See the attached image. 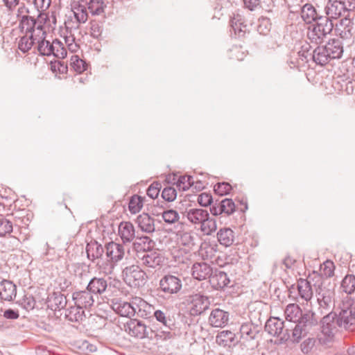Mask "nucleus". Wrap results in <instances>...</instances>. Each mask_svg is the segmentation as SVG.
<instances>
[{
  "label": "nucleus",
  "mask_w": 355,
  "mask_h": 355,
  "mask_svg": "<svg viewBox=\"0 0 355 355\" xmlns=\"http://www.w3.org/2000/svg\"><path fill=\"white\" fill-rule=\"evenodd\" d=\"M214 269L209 264L205 262H196L191 268V275L195 279L198 281L207 279H209V281Z\"/></svg>",
  "instance_id": "nucleus-18"
},
{
  "label": "nucleus",
  "mask_w": 355,
  "mask_h": 355,
  "mask_svg": "<svg viewBox=\"0 0 355 355\" xmlns=\"http://www.w3.org/2000/svg\"><path fill=\"white\" fill-rule=\"evenodd\" d=\"M155 319L162 323L169 329H173L175 326V322L168 315V311H163L161 310H156L153 314Z\"/></svg>",
  "instance_id": "nucleus-46"
},
{
  "label": "nucleus",
  "mask_w": 355,
  "mask_h": 355,
  "mask_svg": "<svg viewBox=\"0 0 355 355\" xmlns=\"http://www.w3.org/2000/svg\"><path fill=\"white\" fill-rule=\"evenodd\" d=\"M314 341L311 338H308L301 344V349L303 353H309L313 346Z\"/></svg>",
  "instance_id": "nucleus-63"
},
{
  "label": "nucleus",
  "mask_w": 355,
  "mask_h": 355,
  "mask_svg": "<svg viewBox=\"0 0 355 355\" xmlns=\"http://www.w3.org/2000/svg\"><path fill=\"white\" fill-rule=\"evenodd\" d=\"M335 266L333 261L327 260L320 266V273H318L321 275L323 280H327V282H329L328 278L332 277L334 274Z\"/></svg>",
  "instance_id": "nucleus-48"
},
{
  "label": "nucleus",
  "mask_w": 355,
  "mask_h": 355,
  "mask_svg": "<svg viewBox=\"0 0 355 355\" xmlns=\"http://www.w3.org/2000/svg\"><path fill=\"white\" fill-rule=\"evenodd\" d=\"M216 343L223 347H232L235 346L239 340L234 333L229 330H223L216 335Z\"/></svg>",
  "instance_id": "nucleus-27"
},
{
  "label": "nucleus",
  "mask_w": 355,
  "mask_h": 355,
  "mask_svg": "<svg viewBox=\"0 0 355 355\" xmlns=\"http://www.w3.org/2000/svg\"><path fill=\"white\" fill-rule=\"evenodd\" d=\"M264 328L270 335L278 337L282 342H286L291 338L290 330L284 328V322L278 318H269Z\"/></svg>",
  "instance_id": "nucleus-8"
},
{
  "label": "nucleus",
  "mask_w": 355,
  "mask_h": 355,
  "mask_svg": "<svg viewBox=\"0 0 355 355\" xmlns=\"http://www.w3.org/2000/svg\"><path fill=\"white\" fill-rule=\"evenodd\" d=\"M51 70L54 73L64 74L68 71V66L64 61L59 60L51 63Z\"/></svg>",
  "instance_id": "nucleus-59"
},
{
  "label": "nucleus",
  "mask_w": 355,
  "mask_h": 355,
  "mask_svg": "<svg viewBox=\"0 0 355 355\" xmlns=\"http://www.w3.org/2000/svg\"><path fill=\"white\" fill-rule=\"evenodd\" d=\"M17 303L24 309L29 311L35 308L36 301L32 295L26 294Z\"/></svg>",
  "instance_id": "nucleus-53"
},
{
  "label": "nucleus",
  "mask_w": 355,
  "mask_h": 355,
  "mask_svg": "<svg viewBox=\"0 0 355 355\" xmlns=\"http://www.w3.org/2000/svg\"><path fill=\"white\" fill-rule=\"evenodd\" d=\"M162 216L164 221L168 224L176 223L180 218L178 213L172 209L164 211Z\"/></svg>",
  "instance_id": "nucleus-54"
},
{
  "label": "nucleus",
  "mask_w": 355,
  "mask_h": 355,
  "mask_svg": "<svg viewBox=\"0 0 355 355\" xmlns=\"http://www.w3.org/2000/svg\"><path fill=\"white\" fill-rule=\"evenodd\" d=\"M217 239L220 245L225 247L232 245L235 240L234 231L229 227L221 228L217 233Z\"/></svg>",
  "instance_id": "nucleus-37"
},
{
  "label": "nucleus",
  "mask_w": 355,
  "mask_h": 355,
  "mask_svg": "<svg viewBox=\"0 0 355 355\" xmlns=\"http://www.w3.org/2000/svg\"><path fill=\"white\" fill-rule=\"evenodd\" d=\"M136 223L139 228L144 232L152 234L155 231V219L146 213L139 215Z\"/></svg>",
  "instance_id": "nucleus-29"
},
{
  "label": "nucleus",
  "mask_w": 355,
  "mask_h": 355,
  "mask_svg": "<svg viewBox=\"0 0 355 355\" xmlns=\"http://www.w3.org/2000/svg\"><path fill=\"white\" fill-rule=\"evenodd\" d=\"M105 7L103 0H89L87 8L92 15H100L104 12Z\"/></svg>",
  "instance_id": "nucleus-47"
},
{
  "label": "nucleus",
  "mask_w": 355,
  "mask_h": 355,
  "mask_svg": "<svg viewBox=\"0 0 355 355\" xmlns=\"http://www.w3.org/2000/svg\"><path fill=\"white\" fill-rule=\"evenodd\" d=\"M271 25L269 18L261 17L258 19L257 31L260 35H266L270 31Z\"/></svg>",
  "instance_id": "nucleus-51"
},
{
  "label": "nucleus",
  "mask_w": 355,
  "mask_h": 355,
  "mask_svg": "<svg viewBox=\"0 0 355 355\" xmlns=\"http://www.w3.org/2000/svg\"><path fill=\"white\" fill-rule=\"evenodd\" d=\"M197 202L202 207H208L214 205L211 194L208 193H202L198 195Z\"/></svg>",
  "instance_id": "nucleus-58"
},
{
  "label": "nucleus",
  "mask_w": 355,
  "mask_h": 355,
  "mask_svg": "<svg viewBox=\"0 0 355 355\" xmlns=\"http://www.w3.org/2000/svg\"><path fill=\"white\" fill-rule=\"evenodd\" d=\"M284 315L288 321L296 323L292 331V340L299 343L309 333L313 327L318 324V318L312 311L303 313L297 304H289L284 310Z\"/></svg>",
  "instance_id": "nucleus-1"
},
{
  "label": "nucleus",
  "mask_w": 355,
  "mask_h": 355,
  "mask_svg": "<svg viewBox=\"0 0 355 355\" xmlns=\"http://www.w3.org/2000/svg\"><path fill=\"white\" fill-rule=\"evenodd\" d=\"M12 223L5 218H0V236H3L6 234H9L12 231Z\"/></svg>",
  "instance_id": "nucleus-60"
},
{
  "label": "nucleus",
  "mask_w": 355,
  "mask_h": 355,
  "mask_svg": "<svg viewBox=\"0 0 355 355\" xmlns=\"http://www.w3.org/2000/svg\"><path fill=\"white\" fill-rule=\"evenodd\" d=\"M218 245L216 243L204 241L201 243L198 252L203 260H211L216 257Z\"/></svg>",
  "instance_id": "nucleus-34"
},
{
  "label": "nucleus",
  "mask_w": 355,
  "mask_h": 355,
  "mask_svg": "<svg viewBox=\"0 0 355 355\" xmlns=\"http://www.w3.org/2000/svg\"><path fill=\"white\" fill-rule=\"evenodd\" d=\"M119 234L123 242L130 243L136 239L133 224L130 221H122L119 225Z\"/></svg>",
  "instance_id": "nucleus-28"
},
{
  "label": "nucleus",
  "mask_w": 355,
  "mask_h": 355,
  "mask_svg": "<svg viewBox=\"0 0 355 355\" xmlns=\"http://www.w3.org/2000/svg\"><path fill=\"white\" fill-rule=\"evenodd\" d=\"M162 197L165 201H174L177 197L176 189L173 187H166L162 192Z\"/></svg>",
  "instance_id": "nucleus-57"
},
{
  "label": "nucleus",
  "mask_w": 355,
  "mask_h": 355,
  "mask_svg": "<svg viewBox=\"0 0 355 355\" xmlns=\"http://www.w3.org/2000/svg\"><path fill=\"white\" fill-rule=\"evenodd\" d=\"M261 327L252 322H244L240 327L241 340L243 342L254 340L261 331Z\"/></svg>",
  "instance_id": "nucleus-22"
},
{
  "label": "nucleus",
  "mask_w": 355,
  "mask_h": 355,
  "mask_svg": "<svg viewBox=\"0 0 355 355\" xmlns=\"http://www.w3.org/2000/svg\"><path fill=\"white\" fill-rule=\"evenodd\" d=\"M182 288V279L178 276L168 274L160 279L157 291L159 293H163L161 297L169 298L173 295L178 294Z\"/></svg>",
  "instance_id": "nucleus-6"
},
{
  "label": "nucleus",
  "mask_w": 355,
  "mask_h": 355,
  "mask_svg": "<svg viewBox=\"0 0 355 355\" xmlns=\"http://www.w3.org/2000/svg\"><path fill=\"white\" fill-rule=\"evenodd\" d=\"M33 3L38 11H44L49 8L51 0H33Z\"/></svg>",
  "instance_id": "nucleus-61"
},
{
  "label": "nucleus",
  "mask_w": 355,
  "mask_h": 355,
  "mask_svg": "<svg viewBox=\"0 0 355 355\" xmlns=\"http://www.w3.org/2000/svg\"><path fill=\"white\" fill-rule=\"evenodd\" d=\"M310 55L313 61L318 65L324 66L331 61L324 45L317 46Z\"/></svg>",
  "instance_id": "nucleus-35"
},
{
  "label": "nucleus",
  "mask_w": 355,
  "mask_h": 355,
  "mask_svg": "<svg viewBox=\"0 0 355 355\" xmlns=\"http://www.w3.org/2000/svg\"><path fill=\"white\" fill-rule=\"evenodd\" d=\"M17 18L19 21L18 28L22 34L31 35V37L44 38L46 35L45 24L48 21L47 16L38 14L37 17L30 15L29 9L24 3L17 10Z\"/></svg>",
  "instance_id": "nucleus-2"
},
{
  "label": "nucleus",
  "mask_w": 355,
  "mask_h": 355,
  "mask_svg": "<svg viewBox=\"0 0 355 355\" xmlns=\"http://www.w3.org/2000/svg\"><path fill=\"white\" fill-rule=\"evenodd\" d=\"M70 64L74 71L79 73L85 71L87 69V64L86 62L76 55H73L71 57Z\"/></svg>",
  "instance_id": "nucleus-50"
},
{
  "label": "nucleus",
  "mask_w": 355,
  "mask_h": 355,
  "mask_svg": "<svg viewBox=\"0 0 355 355\" xmlns=\"http://www.w3.org/2000/svg\"><path fill=\"white\" fill-rule=\"evenodd\" d=\"M189 297L191 304L189 309V314L191 316L200 315L209 308L210 301L207 296L196 293Z\"/></svg>",
  "instance_id": "nucleus-12"
},
{
  "label": "nucleus",
  "mask_w": 355,
  "mask_h": 355,
  "mask_svg": "<svg viewBox=\"0 0 355 355\" xmlns=\"http://www.w3.org/2000/svg\"><path fill=\"white\" fill-rule=\"evenodd\" d=\"M210 212L213 216H218L225 214L230 216L236 210V205L230 198H225L221 201L216 200L211 207H210Z\"/></svg>",
  "instance_id": "nucleus-15"
},
{
  "label": "nucleus",
  "mask_w": 355,
  "mask_h": 355,
  "mask_svg": "<svg viewBox=\"0 0 355 355\" xmlns=\"http://www.w3.org/2000/svg\"><path fill=\"white\" fill-rule=\"evenodd\" d=\"M347 316H345L342 310L337 314L336 312L331 311L324 315L322 320V331L324 334L331 336L338 331L339 329H349Z\"/></svg>",
  "instance_id": "nucleus-5"
},
{
  "label": "nucleus",
  "mask_w": 355,
  "mask_h": 355,
  "mask_svg": "<svg viewBox=\"0 0 355 355\" xmlns=\"http://www.w3.org/2000/svg\"><path fill=\"white\" fill-rule=\"evenodd\" d=\"M207 210L201 208L186 209L182 213L187 220L193 225H200L205 217H207Z\"/></svg>",
  "instance_id": "nucleus-24"
},
{
  "label": "nucleus",
  "mask_w": 355,
  "mask_h": 355,
  "mask_svg": "<svg viewBox=\"0 0 355 355\" xmlns=\"http://www.w3.org/2000/svg\"><path fill=\"white\" fill-rule=\"evenodd\" d=\"M166 181L168 183L176 184L177 187L182 191H186L194 185L193 177L189 175H178L173 174L172 178L171 175H169L168 177L166 178Z\"/></svg>",
  "instance_id": "nucleus-26"
},
{
  "label": "nucleus",
  "mask_w": 355,
  "mask_h": 355,
  "mask_svg": "<svg viewBox=\"0 0 355 355\" xmlns=\"http://www.w3.org/2000/svg\"><path fill=\"white\" fill-rule=\"evenodd\" d=\"M230 24L234 33L238 35L239 37L243 36L246 31H250L247 28V25L245 24L242 16L239 14H236L232 17L230 20Z\"/></svg>",
  "instance_id": "nucleus-41"
},
{
  "label": "nucleus",
  "mask_w": 355,
  "mask_h": 355,
  "mask_svg": "<svg viewBox=\"0 0 355 355\" xmlns=\"http://www.w3.org/2000/svg\"><path fill=\"white\" fill-rule=\"evenodd\" d=\"M46 34L44 35V38L37 40V49L41 55L49 56L54 53L55 44L54 40L51 43L46 40Z\"/></svg>",
  "instance_id": "nucleus-40"
},
{
  "label": "nucleus",
  "mask_w": 355,
  "mask_h": 355,
  "mask_svg": "<svg viewBox=\"0 0 355 355\" xmlns=\"http://www.w3.org/2000/svg\"><path fill=\"white\" fill-rule=\"evenodd\" d=\"M46 304L48 309L52 311H60L64 309L67 306V297L60 291H53L49 294Z\"/></svg>",
  "instance_id": "nucleus-19"
},
{
  "label": "nucleus",
  "mask_w": 355,
  "mask_h": 355,
  "mask_svg": "<svg viewBox=\"0 0 355 355\" xmlns=\"http://www.w3.org/2000/svg\"><path fill=\"white\" fill-rule=\"evenodd\" d=\"M331 60L340 59L343 56L344 49L343 42L338 39L330 40L325 45Z\"/></svg>",
  "instance_id": "nucleus-30"
},
{
  "label": "nucleus",
  "mask_w": 355,
  "mask_h": 355,
  "mask_svg": "<svg viewBox=\"0 0 355 355\" xmlns=\"http://www.w3.org/2000/svg\"><path fill=\"white\" fill-rule=\"evenodd\" d=\"M162 187V183L158 181L153 182L147 189L146 194L152 199H155L158 197L159 191Z\"/></svg>",
  "instance_id": "nucleus-56"
},
{
  "label": "nucleus",
  "mask_w": 355,
  "mask_h": 355,
  "mask_svg": "<svg viewBox=\"0 0 355 355\" xmlns=\"http://www.w3.org/2000/svg\"><path fill=\"white\" fill-rule=\"evenodd\" d=\"M343 307L341 310L347 316L345 320L347 322V326L349 329L355 324V305L353 306L354 299L352 297L347 296L343 301Z\"/></svg>",
  "instance_id": "nucleus-25"
},
{
  "label": "nucleus",
  "mask_w": 355,
  "mask_h": 355,
  "mask_svg": "<svg viewBox=\"0 0 355 355\" xmlns=\"http://www.w3.org/2000/svg\"><path fill=\"white\" fill-rule=\"evenodd\" d=\"M105 254L109 263L110 271L114 266L125 256V248L123 244H119L114 241L109 242L105 245Z\"/></svg>",
  "instance_id": "nucleus-9"
},
{
  "label": "nucleus",
  "mask_w": 355,
  "mask_h": 355,
  "mask_svg": "<svg viewBox=\"0 0 355 355\" xmlns=\"http://www.w3.org/2000/svg\"><path fill=\"white\" fill-rule=\"evenodd\" d=\"M86 288L93 295H102L107 288V282L103 277H94L90 279Z\"/></svg>",
  "instance_id": "nucleus-32"
},
{
  "label": "nucleus",
  "mask_w": 355,
  "mask_h": 355,
  "mask_svg": "<svg viewBox=\"0 0 355 355\" xmlns=\"http://www.w3.org/2000/svg\"><path fill=\"white\" fill-rule=\"evenodd\" d=\"M104 251L105 248L102 245L95 240L91 241L87 244V257L92 262H94L97 259H101L103 255Z\"/></svg>",
  "instance_id": "nucleus-33"
},
{
  "label": "nucleus",
  "mask_w": 355,
  "mask_h": 355,
  "mask_svg": "<svg viewBox=\"0 0 355 355\" xmlns=\"http://www.w3.org/2000/svg\"><path fill=\"white\" fill-rule=\"evenodd\" d=\"M113 310L122 317H126L131 319L136 313V308L130 303L127 302H121L114 304Z\"/></svg>",
  "instance_id": "nucleus-36"
},
{
  "label": "nucleus",
  "mask_w": 355,
  "mask_h": 355,
  "mask_svg": "<svg viewBox=\"0 0 355 355\" xmlns=\"http://www.w3.org/2000/svg\"><path fill=\"white\" fill-rule=\"evenodd\" d=\"M55 50L54 53L52 54L55 58L63 59L67 55V51L63 43L58 39L54 40Z\"/></svg>",
  "instance_id": "nucleus-55"
},
{
  "label": "nucleus",
  "mask_w": 355,
  "mask_h": 355,
  "mask_svg": "<svg viewBox=\"0 0 355 355\" xmlns=\"http://www.w3.org/2000/svg\"><path fill=\"white\" fill-rule=\"evenodd\" d=\"M209 283L214 290L221 291L225 288L233 286L227 274L219 268H214L210 277Z\"/></svg>",
  "instance_id": "nucleus-13"
},
{
  "label": "nucleus",
  "mask_w": 355,
  "mask_h": 355,
  "mask_svg": "<svg viewBox=\"0 0 355 355\" xmlns=\"http://www.w3.org/2000/svg\"><path fill=\"white\" fill-rule=\"evenodd\" d=\"M320 15L315 7L310 3H306L302 8L301 16L306 24L315 21Z\"/></svg>",
  "instance_id": "nucleus-39"
},
{
  "label": "nucleus",
  "mask_w": 355,
  "mask_h": 355,
  "mask_svg": "<svg viewBox=\"0 0 355 355\" xmlns=\"http://www.w3.org/2000/svg\"><path fill=\"white\" fill-rule=\"evenodd\" d=\"M58 285L60 289V292L66 291L71 286V282L67 278L60 277Z\"/></svg>",
  "instance_id": "nucleus-64"
},
{
  "label": "nucleus",
  "mask_w": 355,
  "mask_h": 355,
  "mask_svg": "<svg viewBox=\"0 0 355 355\" xmlns=\"http://www.w3.org/2000/svg\"><path fill=\"white\" fill-rule=\"evenodd\" d=\"M3 316L8 320H17L19 318V313L17 309H7L3 311Z\"/></svg>",
  "instance_id": "nucleus-62"
},
{
  "label": "nucleus",
  "mask_w": 355,
  "mask_h": 355,
  "mask_svg": "<svg viewBox=\"0 0 355 355\" xmlns=\"http://www.w3.org/2000/svg\"><path fill=\"white\" fill-rule=\"evenodd\" d=\"M124 330L131 336L138 338L148 337V334L146 331L145 324L137 319H130L123 324Z\"/></svg>",
  "instance_id": "nucleus-14"
},
{
  "label": "nucleus",
  "mask_w": 355,
  "mask_h": 355,
  "mask_svg": "<svg viewBox=\"0 0 355 355\" xmlns=\"http://www.w3.org/2000/svg\"><path fill=\"white\" fill-rule=\"evenodd\" d=\"M64 317L71 322H80L85 318L84 309L75 305L65 310Z\"/></svg>",
  "instance_id": "nucleus-38"
},
{
  "label": "nucleus",
  "mask_w": 355,
  "mask_h": 355,
  "mask_svg": "<svg viewBox=\"0 0 355 355\" xmlns=\"http://www.w3.org/2000/svg\"><path fill=\"white\" fill-rule=\"evenodd\" d=\"M17 295V286L11 281L3 279L0 282V298L5 301H14Z\"/></svg>",
  "instance_id": "nucleus-23"
},
{
  "label": "nucleus",
  "mask_w": 355,
  "mask_h": 355,
  "mask_svg": "<svg viewBox=\"0 0 355 355\" xmlns=\"http://www.w3.org/2000/svg\"><path fill=\"white\" fill-rule=\"evenodd\" d=\"M146 198L138 194H134L129 198L128 210L132 214L139 213L144 204Z\"/></svg>",
  "instance_id": "nucleus-43"
},
{
  "label": "nucleus",
  "mask_w": 355,
  "mask_h": 355,
  "mask_svg": "<svg viewBox=\"0 0 355 355\" xmlns=\"http://www.w3.org/2000/svg\"><path fill=\"white\" fill-rule=\"evenodd\" d=\"M73 16L79 24L85 23L88 19V11L86 5L78 3L72 8Z\"/></svg>",
  "instance_id": "nucleus-45"
},
{
  "label": "nucleus",
  "mask_w": 355,
  "mask_h": 355,
  "mask_svg": "<svg viewBox=\"0 0 355 355\" xmlns=\"http://www.w3.org/2000/svg\"><path fill=\"white\" fill-rule=\"evenodd\" d=\"M205 220L201 223L200 230L203 232L204 234L210 235L216 230V223L214 218H211L209 216V214H207V217H206Z\"/></svg>",
  "instance_id": "nucleus-49"
},
{
  "label": "nucleus",
  "mask_w": 355,
  "mask_h": 355,
  "mask_svg": "<svg viewBox=\"0 0 355 355\" xmlns=\"http://www.w3.org/2000/svg\"><path fill=\"white\" fill-rule=\"evenodd\" d=\"M229 320V312L216 308L211 311L208 321L211 327L223 328L228 324Z\"/></svg>",
  "instance_id": "nucleus-20"
},
{
  "label": "nucleus",
  "mask_w": 355,
  "mask_h": 355,
  "mask_svg": "<svg viewBox=\"0 0 355 355\" xmlns=\"http://www.w3.org/2000/svg\"><path fill=\"white\" fill-rule=\"evenodd\" d=\"M155 242L148 236H137L133 242V248L137 252V255L141 252L153 250Z\"/></svg>",
  "instance_id": "nucleus-31"
},
{
  "label": "nucleus",
  "mask_w": 355,
  "mask_h": 355,
  "mask_svg": "<svg viewBox=\"0 0 355 355\" xmlns=\"http://www.w3.org/2000/svg\"><path fill=\"white\" fill-rule=\"evenodd\" d=\"M313 277V273L311 275H309L307 279L300 278L297 280L296 288L298 291L299 295L302 299L308 302L313 297V282L311 277Z\"/></svg>",
  "instance_id": "nucleus-21"
},
{
  "label": "nucleus",
  "mask_w": 355,
  "mask_h": 355,
  "mask_svg": "<svg viewBox=\"0 0 355 355\" xmlns=\"http://www.w3.org/2000/svg\"><path fill=\"white\" fill-rule=\"evenodd\" d=\"M232 189V186L227 182H218L214 187L215 194L220 196L229 194Z\"/></svg>",
  "instance_id": "nucleus-52"
},
{
  "label": "nucleus",
  "mask_w": 355,
  "mask_h": 355,
  "mask_svg": "<svg viewBox=\"0 0 355 355\" xmlns=\"http://www.w3.org/2000/svg\"><path fill=\"white\" fill-rule=\"evenodd\" d=\"M327 15H320L315 21V24L309 28L307 37L312 43L321 44L334 28V24Z\"/></svg>",
  "instance_id": "nucleus-4"
},
{
  "label": "nucleus",
  "mask_w": 355,
  "mask_h": 355,
  "mask_svg": "<svg viewBox=\"0 0 355 355\" xmlns=\"http://www.w3.org/2000/svg\"><path fill=\"white\" fill-rule=\"evenodd\" d=\"M313 282V286L318 295V302L320 308L329 310L334 306L335 286L330 282L323 280L321 275L313 272V277H311Z\"/></svg>",
  "instance_id": "nucleus-3"
},
{
  "label": "nucleus",
  "mask_w": 355,
  "mask_h": 355,
  "mask_svg": "<svg viewBox=\"0 0 355 355\" xmlns=\"http://www.w3.org/2000/svg\"><path fill=\"white\" fill-rule=\"evenodd\" d=\"M340 290L347 295H352L355 292V275L347 274L341 282Z\"/></svg>",
  "instance_id": "nucleus-44"
},
{
  "label": "nucleus",
  "mask_w": 355,
  "mask_h": 355,
  "mask_svg": "<svg viewBox=\"0 0 355 355\" xmlns=\"http://www.w3.org/2000/svg\"><path fill=\"white\" fill-rule=\"evenodd\" d=\"M324 13L331 19H338L346 15H354V11L347 8L343 1L329 0L324 8Z\"/></svg>",
  "instance_id": "nucleus-11"
},
{
  "label": "nucleus",
  "mask_w": 355,
  "mask_h": 355,
  "mask_svg": "<svg viewBox=\"0 0 355 355\" xmlns=\"http://www.w3.org/2000/svg\"><path fill=\"white\" fill-rule=\"evenodd\" d=\"M40 39V37H31V35L23 34L18 42V49L23 53H28L33 45L37 43V40Z\"/></svg>",
  "instance_id": "nucleus-42"
},
{
  "label": "nucleus",
  "mask_w": 355,
  "mask_h": 355,
  "mask_svg": "<svg viewBox=\"0 0 355 355\" xmlns=\"http://www.w3.org/2000/svg\"><path fill=\"white\" fill-rule=\"evenodd\" d=\"M354 15H346L336 24L335 31L343 39H348L352 35V21Z\"/></svg>",
  "instance_id": "nucleus-17"
},
{
  "label": "nucleus",
  "mask_w": 355,
  "mask_h": 355,
  "mask_svg": "<svg viewBox=\"0 0 355 355\" xmlns=\"http://www.w3.org/2000/svg\"><path fill=\"white\" fill-rule=\"evenodd\" d=\"M125 283L132 288H140L145 285L147 275L138 266L132 265L125 267L122 271Z\"/></svg>",
  "instance_id": "nucleus-7"
},
{
  "label": "nucleus",
  "mask_w": 355,
  "mask_h": 355,
  "mask_svg": "<svg viewBox=\"0 0 355 355\" xmlns=\"http://www.w3.org/2000/svg\"><path fill=\"white\" fill-rule=\"evenodd\" d=\"M137 258L141 266L154 269L160 268L164 262L162 254L155 250L141 252V254H137Z\"/></svg>",
  "instance_id": "nucleus-10"
},
{
  "label": "nucleus",
  "mask_w": 355,
  "mask_h": 355,
  "mask_svg": "<svg viewBox=\"0 0 355 355\" xmlns=\"http://www.w3.org/2000/svg\"><path fill=\"white\" fill-rule=\"evenodd\" d=\"M72 300L75 305L84 309H90L94 303L93 294L87 288L83 291L73 292Z\"/></svg>",
  "instance_id": "nucleus-16"
}]
</instances>
